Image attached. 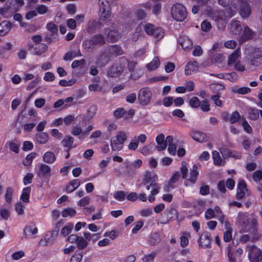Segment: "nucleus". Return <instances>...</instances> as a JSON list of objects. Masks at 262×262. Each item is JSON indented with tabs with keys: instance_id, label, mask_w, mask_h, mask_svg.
<instances>
[{
	"instance_id": "obj_1",
	"label": "nucleus",
	"mask_w": 262,
	"mask_h": 262,
	"mask_svg": "<svg viewBox=\"0 0 262 262\" xmlns=\"http://www.w3.org/2000/svg\"><path fill=\"white\" fill-rule=\"evenodd\" d=\"M236 224L243 232L251 234L253 242L261 238V233L258 230L257 217L254 214L249 216L247 212H239L237 217Z\"/></svg>"
},
{
	"instance_id": "obj_2",
	"label": "nucleus",
	"mask_w": 262,
	"mask_h": 262,
	"mask_svg": "<svg viewBox=\"0 0 262 262\" xmlns=\"http://www.w3.org/2000/svg\"><path fill=\"white\" fill-rule=\"evenodd\" d=\"M156 145L154 142L149 143L140 149L141 153L145 156L152 154L155 150L161 151L164 150V134H160L156 138Z\"/></svg>"
},
{
	"instance_id": "obj_3",
	"label": "nucleus",
	"mask_w": 262,
	"mask_h": 262,
	"mask_svg": "<svg viewBox=\"0 0 262 262\" xmlns=\"http://www.w3.org/2000/svg\"><path fill=\"white\" fill-rule=\"evenodd\" d=\"M170 14L173 19L183 21L187 17V11L185 6L181 3H176L171 7Z\"/></svg>"
},
{
	"instance_id": "obj_4",
	"label": "nucleus",
	"mask_w": 262,
	"mask_h": 262,
	"mask_svg": "<svg viewBox=\"0 0 262 262\" xmlns=\"http://www.w3.org/2000/svg\"><path fill=\"white\" fill-rule=\"evenodd\" d=\"M128 137L127 134L124 131L119 132L117 134L111 139V147L113 151L121 150Z\"/></svg>"
},
{
	"instance_id": "obj_5",
	"label": "nucleus",
	"mask_w": 262,
	"mask_h": 262,
	"mask_svg": "<svg viewBox=\"0 0 262 262\" xmlns=\"http://www.w3.org/2000/svg\"><path fill=\"white\" fill-rule=\"evenodd\" d=\"M239 14L243 18H248L252 12V8L248 0H238Z\"/></svg>"
},
{
	"instance_id": "obj_6",
	"label": "nucleus",
	"mask_w": 262,
	"mask_h": 262,
	"mask_svg": "<svg viewBox=\"0 0 262 262\" xmlns=\"http://www.w3.org/2000/svg\"><path fill=\"white\" fill-rule=\"evenodd\" d=\"M151 96L152 93L150 89L145 87L139 90L138 99L141 104L146 105L150 102Z\"/></svg>"
},
{
	"instance_id": "obj_7",
	"label": "nucleus",
	"mask_w": 262,
	"mask_h": 262,
	"mask_svg": "<svg viewBox=\"0 0 262 262\" xmlns=\"http://www.w3.org/2000/svg\"><path fill=\"white\" fill-rule=\"evenodd\" d=\"M99 15L103 20L108 19L111 15L110 4L107 0H99Z\"/></svg>"
},
{
	"instance_id": "obj_8",
	"label": "nucleus",
	"mask_w": 262,
	"mask_h": 262,
	"mask_svg": "<svg viewBox=\"0 0 262 262\" xmlns=\"http://www.w3.org/2000/svg\"><path fill=\"white\" fill-rule=\"evenodd\" d=\"M249 258L250 262H259L261 261V251L255 246H252L249 250Z\"/></svg>"
},
{
	"instance_id": "obj_9",
	"label": "nucleus",
	"mask_w": 262,
	"mask_h": 262,
	"mask_svg": "<svg viewBox=\"0 0 262 262\" xmlns=\"http://www.w3.org/2000/svg\"><path fill=\"white\" fill-rule=\"evenodd\" d=\"M157 180L158 177L156 174L151 172H146L143 180V184L146 186V189L148 190L150 186L155 185Z\"/></svg>"
},
{
	"instance_id": "obj_10",
	"label": "nucleus",
	"mask_w": 262,
	"mask_h": 262,
	"mask_svg": "<svg viewBox=\"0 0 262 262\" xmlns=\"http://www.w3.org/2000/svg\"><path fill=\"white\" fill-rule=\"evenodd\" d=\"M29 49L33 55H40L45 53L47 49V46L44 43L39 44H29Z\"/></svg>"
},
{
	"instance_id": "obj_11",
	"label": "nucleus",
	"mask_w": 262,
	"mask_h": 262,
	"mask_svg": "<svg viewBox=\"0 0 262 262\" xmlns=\"http://www.w3.org/2000/svg\"><path fill=\"white\" fill-rule=\"evenodd\" d=\"M178 41L184 50H189L192 47V41L186 35H180L178 39Z\"/></svg>"
},
{
	"instance_id": "obj_12",
	"label": "nucleus",
	"mask_w": 262,
	"mask_h": 262,
	"mask_svg": "<svg viewBox=\"0 0 262 262\" xmlns=\"http://www.w3.org/2000/svg\"><path fill=\"white\" fill-rule=\"evenodd\" d=\"M198 242L200 247L202 248H206L210 247L211 243V234L207 232H204L201 235Z\"/></svg>"
},
{
	"instance_id": "obj_13",
	"label": "nucleus",
	"mask_w": 262,
	"mask_h": 262,
	"mask_svg": "<svg viewBox=\"0 0 262 262\" xmlns=\"http://www.w3.org/2000/svg\"><path fill=\"white\" fill-rule=\"evenodd\" d=\"M38 232L36 226L34 224L26 225L24 229V234L27 238H33Z\"/></svg>"
},
{
	"instance_id": "obj_14",
	"label": "nucleus",
	"mask_w": 262,
	"mask_h": 262,
	"mask_svg": "<svg viewBox=\"0 0 262 262\" xmlns=\"http://www.w3.org/2000/svg\"><path fill=\"white\" fill-rule=\"evenodd\" d=\"M180 177V173L179 171L176 172L171 177L168 181L167 185L165 187V191L169 192L171 189L176 187V182L179 180Z\"/></svg>"
},
{
	"instance_id": "obj_15",
	"label": "nucleus",
	"mask_w": 262,
	"mask_h": 262,
	"mask_svg": "<svg viewBox=\"0 0 262 262\" xmlns=\"http://www.w3.org/2000/svg\"><path fill=\"white\" fill-rule=\"evenodd\" d=\"M253 32L247 26L244 27L243 31L239 35L238 41L240 42H243L248 39H250L252 37Z\"/></svg>"
},
{
	"instance_id": "obj_16",
	"label": "nucleus",
	"mask_w": 262,
	"mask_h": 262,
	"mask_svg": "<svg viewBox=\"0 0 262 262\" xmlns=\"http://www.w3.org/2000/svg\"><path fill=\"white\" fill-rule=\"evenodd\" d=\"M262 62V49H257L255 50L252 55L251 60V64L254 66H258Z\"/></svg>"
},
{
	"instance_id": "obj_17",
	"label": "nucleus",
	"mask_w": 262,
	"mask_h": 262,
	"mask_svg": "<svg viewBox=\"0 0 262 262\" xmlns=\"http://www.w3.org/2000/svg\"><path fill=\"white\" fill-rule=\"evenodd\" d=\"M51 171L50 166L42 163L39 165V170L37 172V174L39 176L50 177L51 176Z\"/></svg>"
},
{
	"instance_id": "obj_18",
	"label": "nucleus",
	"mask_w": 262,
	"mask_h": 262,
	"mask_svg": "<svg viewBox=\"0 0 262 262\" xmlns=\"http://www.w3.org/2000/svg\"><path fill=\"white\" fill-rule=\"evenodd\" d=\"M123 71V68L120 64L113 66L110 68L107 74L108 76L116 77L119 76Z\"/></svg>"
},
{
	"instance_id": "obj_19",
	"label": "nucleus",
	"mask_w": 262,
	"mask_h": 262,
	"mask_svg": "<svg viewBox=\"0 0 262 262\" xmlns=\"http://www.w3.org/2000/svg\"><path fill=\"white\" fill-rule=\"evenodd\" d=\"M144 30L146 33L148 35H155L157 37H159L160 35V32L162 31V29L157 28L156 29L154 26V25L151 24H147L144 26Z\"/></svg>"
},
{
	"instance_id": "obj_20",
	"label": "nucleus",
	"mask_w": 262,
	"mask_h": 262,
	"mask_svg": "<svg viewBox=\"0 0 262 262\" xmlns=\"http://www.w3.org/2000/svg\"><path fill=\"white\" fill-rule=\"evenodd\" d=\"M191 136L194 140L198 142H206L208 140L206 134L199 131H192L191 133Z\"/></svg>"
},
{
	"instance_id": "obj_21",
	"label": "nucleus",
	"mask_w": 262,
	"mask_h": 262,
	"mask_svg": "<svg viewBox=\"0 0 262 262\" xmlns=\"http://www.w3.org/2000/svg\"><path fill=\"white\" fill-rule=\"evenodd\" d=\"M80 184V182L78 179L73 180L67 185L66 191L67 193H71L77 189Z\"/></svg>"
},
{
	"instance_id": "obj_22",
	"label": "nucleus",
	"mask_w": 262,
	"mask_h": 262,
	"mask_svg": "<svg viewBox=\"0 0 262 262\" xmlns=\"http://www.w3.org/2000/svg\"><path fill=\"white\" fill-rule=\"evenodd\" d=\"M241 55L240 48H238L228 58L227 66H231L232 64L237 62V59Z\"/></svg>"
},
{
	"instance_id": "obj_23",
	"label": "nucleus",
	"mask_w": 262,
	"mask_h": 262,
	"mask_svg": "<svg viewBox=\"0 0 262 262\" xmlns=\"http://www.w3.org/2000/svg\"><path fill=\"white\" fill-rule=\"evenodd\" d=\"M231 31L235 35H239L242 28L240 22L237 20H232L230 23Z\"/></svg>"
},
{
	"instance_id": "obj_24",
	"label": "nucleus",
	"mask_w": 262,
	"mask_h": 262,
	"mask_svg": "<svg viewBox=\"0 0 262 262\" xmlns=\"http://www.w3.org/2000/svg\"><path fill=\"white\" fill-rule=\"evenodd\" d=\"M12 28V24L8 21H4L0 23V35L7 34Z\"/></svg>"
},
{
	"instance_id": "obj_25",
	"label": "nucleus",
	"mask_w": 262,
	"mask_h": 262,
	"mask_svg": "<svg viewBox=\"0 0 262 262\" xmlns=\"http://www.w3.org/2000/svg\"><path fill=\"white\" fill-rule=\"evenodd\" d=\"M120 37L121 35L117 30H112L108 32L106 40L109 42H115L118 40Z\"/></svg>"
},
{
	"instance_id": "obj_26",
	"label": "nucleus",
	"mask_w": 262,
	"mask_h": 262,
	"mask_svg": "<svg viewBox=\"0 0 262 262\" xmlns=\"http://www.w3.org/2000/svg\"><path fill=\"white\" fill-rule=\"evenodd\" d=\"M109 57L106 53H102L98 57L96 64L100 67H103L109 61Z\"/></svg>"
},
{
	"instance_id": "obj_27",
	"label": "nucleus",
	"mask_w": 262,
	"mask_h": 262,
	"mask_svg": "<svg viewBox=\"0 0 262 262\" xmlns=\"http://www.w3.org/2000/svg\"><path fill=\"white\" fill-rule=\"evenodd\" d=\"M198 67V63L196 61L193 62H189L185 67V73L187 75H191L192 72L196 71Z\"/></svg>"
},
{
	"instance_id": "obj_28",
	"label": "nucleus",
	"mask_w": 262,
	"mask_h": 262,
	"mask_svg": "<svg viewBox=\"0 0 262 262\" xmlns=\"http://www.w3.org/2000/svg\"><path fill=\"white\" fill-rule=\"evenodd\" d=\"M43 161L48 164H52L56 160L55 154L51 151L46 152L42 156Z\"/></svg>"
},
{
	"instance_id": "obj_29",
	"label": "nucleus",
	"mask_w": 262,
	"mask_h": 262,
	"mask_svg": "<svg viewBox=\"0 0 262 262\" xmlns=\"http://www.w3.org/2000/svg\"><path fill=\"white\" fill-rule=\"evenodd\" d=\"M31 190V189L30 187H27L23 189L20 198L23 203H26L29 202Z\"/></svg>"
},
{
	"instance_id": "obj_30",
	"label": "nucleus",
	"mask_w": 262,
	"mask_h": 262,
	"mask_svg": "<svg viewBox=\"0 0 262 262\" xmlns=\"http://www.w3.org/2000/svg\"><path fill=\"white\" fill-rule=\"evenodd\" d=\"M35 140L39 144H44L49 140V136L47 133H39L36 135Z\"/></svg>"
},
{
	"instance_id": "obj_31",
	"label": "nucleus",
	"mask_w": 262,
	"mask_h": 262,
	"mask_svg": "<svg viewBox=\"0 0 262 262\" xmlns=\"http://www.w3.org/2000/svg\"><path fill=\"white\" fill-rule=\"evenodd\" d=\"M24 0H8L7 5L8 7L11 8V5H13L12 8L16 11L18 8L21 7L24 5Z\"/></svg>"
},
{
	"instance_id": "obj_32",
	"label": "nucleus",
	"mask_w": 262,
	"mask_h": 262,
	"mask_svg": "<svg viewBox=\"0 0 262 262\" xmlns=\"http://www.w3.org/2000/svg\"><path fill=\"white\" fill-rule=\"evenodd\" d=\"M74 224L72 223H68L61 228L60 234L65 237L72 232Z\"/></svg>"
},
{
	"instance_id": "obj_33",
	"label": "nucleus",
	"mask_w": 262,
	"mask_h": 262,
	"mask_svg": "<svg viewBox=\"0 0 262 262\" xmlns=\"http://www.w3.org/2000/svg\"><path fill=\"white\" fill-rule=\"evenodd\" d=\"M249 119L252 120H257L259 116V110L254 107H250L248 109Z\"/></svg>"
},
{
	"instance_id": "obj_34",
	"label": "nucleus",
	"mask_w": 262,
	"mask_h": 262,
	"mask_svg": "<svg viewBox=\"0 0 262 262\" xmlns=\"http://www.w3.org/2000/svg\"><path fill=\"white\" fill-rule=\"evenodd\" d=\"M225 227L227 231L224 234V240L226 242H229L232 239V231L228 221H225Z\"/></svg>"
},
{
	"instance_id": "obj_35",
	"label": "nucleus",
	"mask_w": 262,
	"mask_h": 262,
	"mask_svg": "<svg viewBox=\"0 0 262 262\" xmlns=\"http://www.w3.org/2000/svg\"><path fill=\"white\" fill-rule=\"evenodd\" d=\"M160 65V60L158 57H155L153 60L147 64L146 67L149 71L156 69Z\"/></svg>"
},
{
	"instance_id": "obj_36",
	"label": "nucleus",
	"mask_w": 262,
	"mask_h": 262,
	"mask_svg": "<svg viewBox=\"0 0 262 262\" xmlns=\"http://www.w3.org/2000/svg\"><path fill=\"white\" fill-rule=\"evenodd\" d=\"M109 51L111 54L117 55H122L123 54V50L118 45L110 46L109 48Z\"/></svg>"
},
{
	"instance_id": "obj_37",
	"label": "nucleus",
	"mask_w": 262,
	"mask_h": 262,
	"mask_svg": "<svg viewBox=\"0 0 262 262\" xmlns=\"http://www.w3.org/2000/svg\"><path fill=\"white\" fill-rule=\"evenodd\" d=\"M10 214V207L2 206L0 209V215L5 220H8Z\"/></svg>"
},
{
	"instance_id": "obj_38",
	"label": "nucleus",
	"mask_w": 262,
	"mask_h": 262,
	"mask_svg": "<svg viewBox=\"0 0 262 262\" xmlns=\"http://www.w3.org/2000/svg\"><path fill=\"white\" fill-rule=\"evenodd\" d=\"M92 40L93 42V44H94L95 46L101 45L105 43V40L104 38L101 34H97L95 35L92 38Z\"/></svg>"
},
{
	"instance_id": "obj_39",
	"label": "nucleus",
	"mask_w": 262,
	"mask_h": 262,
	"mask_svg": "<svg viewBox=\"0 0 262 262\" xmlns=\"http://www.w3.org/2000/svg\"><path fill=\"white\" fill-rule=\"evenodd\" d=\"M76 211L75 209L72 208H66L64 209L62 212L61 215L63 217H73L75 215Z\"/></svg>"
},
{
	"instance_id": "obj_40",
	"label": "nucleus",
	"mask_w": 262,
	"mask_h": 262,
	"mask_svg": "<svg viewBox=\"0 0 262 262\" xmlns=\"http://www.w3.org/2000/svg\"><path fill=\"white\" fill-rule=\"evenodd\" d=\"M199 172L198 171V167L195 165H193L192 168L190 169V180L193 183L195 182Z\"/></svg>"
},
{
	"instance_id": "obj_41",
	"label": "nucleus",
	"mask_w": 262,
	"mask_h": 262,
	"mask_svg": "<svg viewBox=\"0 0 262 262\" xmlns=\"http://www.w3.org/2000/svg\"><path fill=\"white\" fill-rule=\"evenodd\" d=\"M5 146H9L10 149L15 153L18 152L19 144L15 141H10L7 142Z\"/></svg>"
},
{
	"instance_id": "obj_42",
	"label": "nucleus",
	"mask_w": 262,
	"mask_h": 262,
	"mask_svg": "<svg viewBox=\"0 0 262 262\" xmlns=\"http://www.w3.org/2000/svg\"><path fill=\"white\" fill-rule=\"evenodd\" d=\"M238 77L237 74L235 72L225 74V79L232 82H235L237 80Z\"/></svg>"
},
{
	"instance_id": "obj_43",
	"label": "nucleus",
	"mask_w": 262,
	"mask_h": 262,
	"mask_svg": "<svg viewBox=\"0 0 262 262\" xmlns=\"http://www.w3.org/2000/svg\"><path fill=\"white\" fill-rule=\"evenodd\" d=\"M83 46L87 52H91L95 47V45L91 39L84 40L83 42Z\"/></svg>"
},
{
	"instance_id": "obj_44",
	"label": "nucleus",
	"mask_w": 262,
	"mask_h": 262,
	"mask_svg": "<svg viewBox=\"0 0 262 262\" xmlns=\"http://www.w3.org/2000/svg\"><path fill=\"white\" fill-rule=\"evenodd\" d=\"M76 244L79 249L85 248L88 244V242L82 236L78 237Z\"/></svg>"
},
{
	"instance_id": "obj_45",
	"label": "nucleus",
	"mask_w": 262,
	"mask_h": 262,
	"mask_svg": "<svg viewBox=\"0 0 262 262\" xmlns=\"http://www.w3.org/2000/svg\"><path fill=\"white\" fill-rule=\"evenodd\" d=\"M241 119V115L237 111L233 112L229 117V121L233 124L237 122Z\"/></svg>"
},
{
	"instance_id": "obj_46",
	"label": "nucleus",
	"mask_w": 262,
	"mask_h": 262,
	"mask_svg": "<svg viewBox=\"0 0 262 262\" xmlns=\"http://www.w3.org/2000/svg\"><path fill=\"white\" fill-rule=\"evenodd\" d=\"M36 157V154L34 152H32L29 155H28L25 159L23 161V164L25 166H29L30 165L33 161V159L35 158Z\"/></svg>"
},
{
	"instance_id": "obj_47",
	"label": "nucleus",
	"mask_w": 262,
	"mask_h": 262,
	"mask_svg": "<svg viewBox=\"0 0 262 262\" xmlns=\"http://www.w3.org/2000/svg\"><path fill=\"white\" fill-rule=\"evenodd\" d=\"M189 104L192 108H198L201 105V101L197 97H193L189 100Z\"/></svg>"
},
{
	"instance_id": "obj_48",
	"label": "nucleus",
	"mask_w": 262,
	"mask_h": 262,
	"mask_svg": "<svg viewBox=\"0 0 262 262\" xmlns=\"http://www.w3.org/2000/svg\"><path fill=\"white\" fill-rule=\"evenodd\" d=\"M114 198L119 201H123L126 197V193L123 191H115L113 194Z\"/></svg>"
},
{
	"instance_id": "obj_49",
	"label": "nucleus",
	"mask_w": 262,
	"mask_h": 262,
	"mask_svg": "<svg viewBox=\"0 0 262 262\" xmlns=\"http://www.w3.org/2000/svg\"><path fill=\"white\" fill-rule=\"evenodd\" d=\"M160 241V238L159 235L157 233H154L152 234L149 239L148 243L151 245H156L159 243Z\"/></svg>"
},
{
	"instance_id": "obj_50",
	"label": "nucleus",
	"mask_w": 262,
	"mask_h": 262,
	"mask_svg": "<svg viewBox=\"0 0 262 262\" xmlns=\"http://www.w3.org/2000/svg\"><path fill=\"white\" fill-rule=\"evenodd\" d=\"M72 134L75 136H79L80 134L84 136L85 132H82L81 127L78 125H76L72 127Z\"/></svg>"
},
{
	"instance_id": "obj_51",
	"label": "nucleus",
	"mask_w": 262,
	"mask_h": 262,
	"mask_svg": "<svg viewBox=\"0 0 262 262\" xmlns=\"http://www.w3.org/2000/svg\"><path fill=\"white\" fill-rule=\"evenodd\" d=\"M74 139L71 136H67L62 140V143L64 146L70 147L73 143Z\"/></svg>"
},
{
	"instance_id": "obj_52",
	"label": "nucleus",
	"mask_w": 262,
	"mask_h": 262,
	"mask_svg": "<svg viewBox=\"0 0 262 262\" xmlns=\"http://www.w3.org/2000/svg\"><path fill=\"white\" fill-rule=\"evenodd\" d=\"M166 215L167 216V221H170L177 216V210L174 208H171L166 211Z\"/></svg>"
},
{
	"instance_id": "obj_53",
	"label": "nucleus",
	"mask_w": 262,
	"mask_h": 262,
	"mask_svg": "<svg viewBox=\"0 0 262 262\" xmlns=\"http://www.w3.org/2000/svg\"><path fill=\"white\" fill-rule=\"evenodd\" d=\"M99 22L96 20H91L88 23V31L92 32L95 30L98 26Z\"/></svg>"
},
{
	"instance_id": "obj_54",
	"label": "nucleus",
	"mask_w": 262,
	"mask_h": 262,
	"mask_svg": "<svg viewBox=\"0 0 262 262\" xmlns=\"http://www.w3.org/2000/svg\"><path fill=\"white\" fill-rule=\"evenodd\" d=\"M25 205L21 202H18L15 204V209L18 215L24 214Z\"/></svg>"
},
{
	"instance_id": "obj_55",
	"label": "nucleus",
	"mask_w": 262,
	"mask_h": 262,
	"mask_svg": "<svg viewBox=\"0 0 262 262\" xmlns=\"http://www.w3.org/2000/svg\"><path fill=\"white\" fill-rule=\"evenodd\" d=\"M36 11L39 14L43 15L47 13L48 8L45 5H39L36 7Z\"/></svg>"
},
{
	"instance_id": "obj_56",
	"label": "nucleus",
	"mask_w": 262,
	"mask_h": 262,
	"mask_svg": "<svg viewBox=\"0 0 262 262\" xmlns=\"http://www.w3.org/2000/svg\"><path fill=\"white\" fill-rule=\"evenodd\" d=\"M47 28L50 31L51 35L56 33L57 32V27L55 24L53 22H50L47 24Z\"/></svg>"
},
{
	"instance_id": "obj_57",
	"label": "nucleus",
	"mask_w": 262,
	"mask_h": 262,
	"mask_svg": "<svg viewBox=\"0 0 262 262\" xmlns=\"http://www.w3.org/2000/svg\"><path fill=\"white\" fill-rule=\"evenodd\" d=\"M252 177L255 182L262 181V171L257 170L253 173Z\"/></svg>"
},
{
	"instance_id": "obj_58",
	"label": "nucleus",
	"mask_w": 262,
	"mask_h": 262,
	"mask_svg": "<svg viewBox=\"0 0 262 262\" xmlns=\"http://www.w3.org/2000/svg\"><path fill=\"white\" fill-rule=\"evenodd\" d=\"M76 82V79L72 78L69 80H60L59 84L62 86H68L73 85Z\"/></svg>"
},
{
	"instance_id": "obj_59",
	"label": "nucleus",
	"mask_w": 262,
	"mask_h": 262,
	"mask_svg": "<svg viewBox=\"0 0 262 262\" xmlns=\"http://www.w3.org/2000/svg\"><path fill=\"white\" fill-rule=\"evenodd\" d=\"M233 91L235 93L242 95H244L250 92L251 89L248 87H242L234 89Z\"/></svg>"
},
{
	"instance_id": "obj_60",
	"label": "nucleus",
	"mask_w": 262,
	"mask_h": 262,
	"mask_svg": "<svg viewBox=\"0 0 262 262\" xmlns=\"http://www.w3.org/2000/svg\"><path fill=\"white\" fill-rule=\"evenodd\" d=\"M212 157L214 160V163L215 165H220L222 163L219 152L216 150L212 152Z\"/></svg>"
},
{
	"instance_id": "obj_61",
	"label": "nucleus",
	"mask_w": 262,
	"mask_h": 262,
	"mask_svg": "<svg viewBox=\"0 0 262 262\" xmlns=\"http://www.w3.org/2000/svg\"><path fill=\"white\" fill-rule=\"evenodd\" d=\"M143 224L144 223L142 221L136 222L134 224V227L132 229V233L133 234L137 233L138 231L143 227Z\"/></svg>"
},
{
	"instance_id": "obj_62",
	"label": "nucleus",
	"mask_w": 262,
	"mask_h": 262,
	"mask_svg": "<svg viewBox=\"0 0 262 262\" xmlns=\"http://www.w3.org/2000/svg\"><path fill=\"white\" fill-rule=\"evenodd\" d=\"M210 88L214 93H215L220 91H223L225 87L221 84L217 83L211 84L210 85Z\"/></svg>"
},
{
	"instance_id": "obj_63",
	"label": "nucleus",
	"mask_w": 262,
	"mask_h": 262,
	"mask_svg": "<svg viewBox=\"0 0 262 262\" xmlns=\"http://www.w3.org/2000/svg\"><path fill=\"white\" fill-rule=\"evenodd\" d=\"M152 214V209L147 208L140 210V214L143 217H148Z\"/></svg>"
},
{
	"instance_id": "obj_64",
	"label": "nucleus",
	"mask_w": 262,
	"mask_h": 262,
	"mask_svg": "<svg viewBox=\"0 0 262 262\" xmlns=\"http://www.w3.org/2000/svg\"><path fill=\"white\" fill-rule=\"evenodd\" d=\"M156 253L152 252L147 255L144 256L142 260L144 262H153Z\"/></svg>"
}]
</instances>
